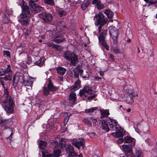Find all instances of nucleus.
<instances>
[{
  "mask_svg": "<svg viewBox=\"0 0 157 157\" xmlns=\"http://www.w3.org/2000/svg\"><path fill=\"white\" fill-rule=\"evenodd\" d=\"M35 79L33 78H30L28 80H24L23 84L26 88V90H31L32 88V84Z\"/></svg>",
  "mask_w": 157,
  "mask_h": 157,
  "instance_id": "nucleus-11",
  "label": "nucleus"
},
{
  "mask_svg": "<svg viewBox=\"0 0 157 157\" xmlns=\"http://www.w3.org/2000/svg\"><path fill=\"white\" fill-rule=\"evenodd\" d=\"M96 6L97 9L99 10L102 9L104 8V5L101 3V2Z\"/></svg>",
  "mask_w": 157,
  "mask_h": 157,
  "instance_id": "nucleus-40",
  "label": "nucleus"
},
{
  "mask_svg": "<svg viewBox=\"0 0 157 157\" xmlns=\"http://www.w3.org/2000/svg\"><path fill=\"white\" fill-rule=\"evenodd\" d=\"M48 46L54 48L55 47H57L56 45L55 44L53 43H48Z\"/></svg>",
  "mask_w": 157,
  "mask_h": 157,
  "instance_id": "nucleus-49",
  "label": "nucleus"
},
{
  "mask_svg": "<svg viewBox=\"0 0 157 157\" xmlns=\"http://www.w3.org/2000/svg\"><path fill=\"white\" fill-rule=\"evenodd\" d=\"M30 17L20 15L18 17V21L22 25L26 26L29 24Z\"/></svg>",
  "mask_w": 157,
  "mask_h": 157,
  "instance_id": "nucleus-7",
  "label": "nucleus"
},
{
  "mask_svg": "<svg viewBox=\"0 0 157 157\" xmlns=\"http://www.w3.org/2000/svg\"><path fill=\"white\" fill-rule=\"evenodd\" d=\"M124 141L125 143H131V146H133L135 145V140L128 136H127L124 137Z\"/></svg>",
  "mask_w": 157,
  "mask_h": 157,
  "instance_id": "nucleus-17",
  "label": "nucleus"
},
{
  "mask_svg": "<svg viewBox=\"0 0 157 157\" xmlns=\"http://www.w3.org/2000/svg\"><path fill=\"white\" fill-rule=\"evenodd\" d=\"M63 56L67 60L70 62L71 66H75L78 63L77 56L73 52H65L63 53Z\"/></svg>",
  "mask_w": 157,
  "mask_h": 157,
  "instance_id": "nucleus-2",
  "label": "nucleus"
},
{
  "mask_svg": "<svg viewBox=\"0 0 157 157\" xmlns=\"http://www.w3.org/2000/svg\"><path fill=\"white\" fill-rule=\"evenodd\" d=\"M101 125V127L104 131L106 132H108L109 131V129L108 127V124L104 120H102L100 121Z\"/></svg>",
  "mask_w": 157,
  "mask_h": 157,
  "instance_id": "nucleus-19",
  "label": "nucleus"
},
{
  "mask_svg": "<svg viewBox=\"0 0 157 157\" xmlns=\"http://www.w3.org/2000/svg\"><path fill=\"white\" fill-rule=\"evenodd\" d=\"M97 109V108L96 107H93L88 109L85 110V112L86 113L89 114H91L93 113L94 111L96 110Z\"/></svg>",
  "mask_w": 157,
  "mask_h": 157,
  "instance_id": "nucleus-28",
  "label": "nucleus"
},
{
  "mask_svg": "<svg viewBox=\"0 0 157 157\" xmlns=\"http://www.w3.org/2000/svg\"><path fill=\"white\" fill-rule=\"evenodd\" d=\"M18 77L15 75L13 77V85L15 87L18 82Z\"/></svg>",
  "mask_w": 157,
  "mask_h": 157,
  "instance_id": "nucleus-29",
  "label": "nucleus"
},
{
  "mask_svg": "<svg viewBox=\"0 0 157 157\" xmlns=\"http://www.w3.org/2000/svg\"><path fill=\"white\" fill-rule=\"evenodd\" d=\"M13 134L12 133H11V134H10V136H9L8 138H7V139H10V142H11V141H10V140H11V136Z\"/></svg>",
  "mask_w": 157,
  "mask_h": 157,
  "instance_id": "nucleus-64",
  "label": "nucleus"
},
{
  "mask_svg": "<svg viewBox=\"0 0 157 157\" xmlns=\"http://www.w3.org/2000/svg\"><path fill=\"white\" fill-rule=\"evenodd\" d=\"M101 2L100 0H93L92 2V3L96 6L97 5H98V4H99Z\"/></svg>",
  "mask_w": 157,
  "mask_h": 157,
  "instance_id": "nucleus-46",
  "label": "nucleus"
},
{
  "mask_svg": "<svg viewBox=\"0 0 157 157\" xmlns=\"http://www.w3.org/2000/svg\"><path fill=\"white\" fill-rule=\"evenodd\" d=\"M56 46L57 47H55L54 48L59 51H60L62 49L59 46L56 45Z\"/></svg>",
  "mask_w": 157,
  "mask_h": 157,
  "instance_id": "nucleus-60",
  "label": "nucleus"
},
{
  "mask_svg": "<svg viewBox=\"0 0 157 157\" xmlns=\"http://www.w3.org/2000/svg\"><path fill=\"white\" fill-rule=\"evenodd\" d=\"M108 57L113 61H114L115 59L114 56L111 54H109L108 55Z\"/></svg>",
  "mask_w": 157,
  "mask_h": 157,
  "instance_id": "nucleus-54",
  "label": "nucleus"
},
{
  "mask_svg": "<svg viewBox=\"0 0 157 157\" xmlns=\"http://www.w3.org/2000/svg\"><path fill=\"white\" fill-rule=\"evenodd\" d=\"M3 56L6 57H10V52L9 51H4L3 52Z\"/></svg>",
  "mask_w": 157,
  "mask_h": 157,
  "instance_id": "nucleus-42",
  "label": "nucleus"
},
{
  "mask_svg": "<svg viewBox=\"0 0 157 157\" xmlns=\"http://www.w3.org/2000/svg\"><path fill=\"white\" fill-rule=\"evenodd\" d=\"M74 75L75 77L77 79L76 80H79V73L81 76L84 78H87L89 76V75L87 72L83 73V70L79 67L78 66L74 68L73 69Z\"/></svg>",
  "mask_w": 157,
  "mask_h": 157,
  "instance_id": "nucleus-3",
  "label": "nucleus"
},
{
  "mask_svg": "<svg viewBox=\"0 0 157 157\" xmlns=\"http://www.w3.org/2000/svg\"><path fill=\"white\" fill-rule=\"evenodd\" d=\"M125 101L127 103L130 104L133 103L134 101L132 98L130 96H128L125 99Z\"/></svg>",
  "mask_w": 157,
  "mask_h": 157,
  "instance_id": "nucleus-31",
  "label": "nucleus"
},
{
  "mask_svg": "<svg viewBox=\"0 0 157 157\" xmlns=\"http://www.w3.org/2000/svg\"><path fill=\"white\" fill-rule=\"evenodd\" d=\"M107 15L108 18H110L112 17L113 15L112 12H109Z\"/></svg>",
  "mask_w": 157,
  "mask_h": 157,
  "instance_id": "nucleus-56",
  "label": "nucleus"
},
{
  "mask_svg": "<svg viewBox=\"0 0 157 157\" xmlns=\"http://www.w3.org/2000/svg\"><path fill=\"white\" fill-rule=\"evenodd\" d=\"M57 72L59 74L63 75L65 73L66 69L62 67H59L56 68Z\"/></svg>",
  "mask_w": 157,
  "mask_h": 157,
  "instance_id": "nucleus-22",
  "label": "nucleus"
},
{
  "mask_svg": "<svg viewBox=\"0 0 157 157\" xmlns=\"http://www.w3.org/2000/svg\"><path fill=\"white\" fill-rule=\"evenodd\" d=\"M100 25L98 27V31L99 33H100L101 32V30L102 28V27L103 25H102L101 24H100Z\"/></svg>",
  "mask_w": 157,
  "mask_h": 157,
  "instance_id": "nucleus-63",
  "label": "nucleus"
},
{
  "mask_svg": "<svg viewBox=\"0 0 157 157\" xmlns=\"http://www.w3.org/2000/svg\"><path fill=\"white\" fill-rule=\"evenodd\" d=\"M22 9V13L20 15L23 16H30V11L29 6L24 4L21 6Z\"/></svg>",
  "mask_w": 157,
  "mask_h": 157,
  "instance_id": "nucleus-15",
  "label": "nucleus"
},
{
  "mask_svg": "<svg viewBox=\"0 0 157 157\" xmlns=\"http://www.w3.org/2000/svg\"><path fill=\"white\" fill-rule=\"evenodd\" d=\"M64 40L65 38L62 36L60 32H58L55 33L53 39L54 42L59 43L63 41Z\"/></svg>",
  "mask_w": 157,
  "mask_h": 157,
  "instance_id": "nucleus-14",
  "label": "nucleus"
},
{
  "mask_svg": "<svg viewBox=\"0 0 157 157\" xmlns=\"http://www.w3.org/2000/svg\"><path fill=\"white\" fill-rule=\"evenodd\" d=\"M135 154L137 157H143V154L141 151L139 149L136 150Z\"/></svg>",
  "mask_w": 157,
  "mask_h": 157,
  "instance_id": "nucleus-33",
  "label": "nucleus"
},
{
  "mask_svg": "<svg viewBox=\"0 0 157 157\" xmlns=\"http://www.w3.org/2000/svg\"><path fill=\"white\" fill-rule=\"evenodd\" d=\"M5 69L6 70V73L10 74L12 72V71L10 68V66L9 65H7V67L6 69Z\"/></svg>",
  "mask_w": 157,
  "mask_h": 157,
  "instance_id": "nucleus-45",
  "label": "nucleus"
},
{
  "mask_svg": "<svg viewBox=\"0 0 157 157\" xmlns=\"http://www.w3.org/2000/svg\"><path fill=\"white\" fill-rule=\"evenodd\" d=\"M69 119V117H65L64 119V120L63 121V124L64 125H65L67 124V123L68 120Z\"/></svg>",
  "mask_w": 157,
  "mask_h": 157,
  "instance_id": "nucleus-53",
  "label": "nucleus"
},
{
  "mask_svg": "<svg viewBox=\"0 0 157 157\" xmlns=\"http://www.w3.org/2000/svg\"><path fill=\"white\" fill-rule=\"evenodd\" d=\"M102 114V117H107L109 114V110H108L106 109L103 112Z\"/></svg>",
  "mask_w": 157,
  "mask_h": 157,
  "instance_id": "nucleus-34",
  "label": "nucleus"
},
{
  "mask_svg": "<svg viewBox=\"0 0 157 157\" xmlns=\"http://www.w3.org/2000/svg\"><path fill=\"white\" fill-rule=\"evenodd\" d=\"M42 58H40L36 62V65L38 66L41 67L44 63V61H42Z\"/></svg>",
  "mask_w": 157,
  "mask_h": 157,
  "instance_id": "nucleus-37",
  "label": "nucleus"
},
{
  "mask_svg": "<svg viewBox=\"0 0 157 157\" xmlns=\"http://www.w3.org/2000/svg\"><path fill=\"white\" fill-rule=\"evenodd\" d=\"M39 147L41 149H44L46 146L47 143L44 141H39Z\"/></svg>",
  "mask_w": 157,
  "mask_h": 157,
  "instance_id": "nucleus-27",
  "label": "nucleus"
},
{
  "mask_svg": "<svg viewBox=\"0 0 157 157\" xmlns=\"http://www.w3.org/2000/svg\"><path fill=\"white\" fill-rule=\"evenodd\" d=\"M57 13L60 17L65 16L67 14V13L63 10H60L57 11Z\"/></svg>",
  "mask_w": 157,
  "mask_h": 157,
  "instance_id": "nucleus-36",
  "label": "nucleus"
},
{
  "mask_svg": "<svg viewBox=\"0 0 157 157\" xmlns=\"http://www.w3.org/2000/svg\"><path fill=\"white\" fill-rule=\"evenodd\" d=\"M45 3L51 6H54L55 2L54 0H44Z\"/></svg>",
  "mask_w": 157,
  "mask_h": 157,
  "instance_id": "nucleus-32",
  "label": "nucleus"
},
{
  "mask_svg": "<svg viewBox=\"0 0 157 157\" xmlns=\"http://www.w3.org/2000/svg\"><path fill=\"white\" fill-rule=\"evenodd\" d=\"M44 157H55L54 156V155L52 154H48L46 155H43Z\"/></svg>",
  "mask_w": 157,
  "mask_h": 157,
  "instance_id": "nucleus-55",
  "label": "nucleus"
},
{
  "mask_svg": "<svg viewBox=\"0 0 157 157\" xmlns=\"http://www.w3.org/2000/svg\"><path fill=\"white\" fill-rule=\"evenodd\" d=\"M66 140L63 138H61L59 141V146L61 148L65 146Z\"/></svg>",
  "mask_w": 157,
  "mask_h": 157,
  "instance_id": "nucleus-30",
  "label": "nucleus"
},
{
  "mask_svg": "<svg viewBox=\"0 0 157 157\" xmlns=\"http://www.w3.org/2000/svg\"><path fill=\"white\" fill-rule=\"evenodd\" d=\"M39 16L40 18L42 19L43 21L46 23L50 21L52 18V16L51 14L45 12H43L39 14Z\"/></svg>",
  "mask_w": 157,
  "mask_h": 157,
  "instance_id": "nucleus-9",
  "label": "nucleus"
},
{
  "mask_svg": "<svg viewBox=\"0 0 157 157\" xmlns=\"http://www.w3.org/2000/svg\"><path fill=\"white\" fill-rule=\"evenodd\" d=\"M90 4V0L84 1L81 5V8L83 10H85L89 6Z\"/></svg>",
  "mask_w": 157,
  "mask_h": 157,
  "instance_id": "nucleus-20",
  "label": "nucleus"
},
{
  "mask_svg": "<svg viewBox=\"0 0 157 157\" xmlns=\"http://www.w3.org/2000/svg\"><path fill=\"white\" fill-rule=\"evenodd\" d=\"M9 75H6L4 78V79L5 81L10 80L11 79V76L10 74H9Z\"/></svg>",
  "mask_w": 157,
  "mask_h": 157,
  "instance_id": "nucleus-43",
  "label": "nucleus"
},
{
  "mask_svg": "<svg viewBox=\"0 0 157 157\" xmlns=\"http://www.w3.org/2000/svg\"><path fill=\"white\" fill-rule=\"evenodd\" d=\"M30 7V10L33 13H38L42 11L44 8L42 6H39L35 3H30L29 4Z\"/></svg>",
  "mask_w": 157,
  "mask_h": 157,
  "instance_id": "nucleus-8",
  "label": "nucleus"
},
{
  "mask_svg": "<svg viewBox=\"0 0 157 157\" xmlns=\"http://www.w3.org/2000/svg\"><path fill=\"white\" fill-rule=\"evenodd\" d=\"M122 149L123 151L129 157H132V149L128 145H123L122 146Z\"/></svg>",
  "mask_w": 157,
  "mask_h": 157,
  "instance_id": "nucleus-12",
  "label": "nucleus"
},
{
  "mask_svg": "<svg viewBox=\"0 0 157 157\" xmlns=\"http://www.w3.org/2000/svg\"><path fill=\"white\" fill-rule=\"evenodd\" d=\"M124 140L122 139H120L119 140L117 141V142L119 144H121L123 142Z\"/></svg>",
  "mask_w": 157,
  "mask_h": 157,
  "instance_id": "nucleus-61",
  "label": "nucleus"
},
{
  "mask_svg": "<svg viewBox=\"0 0 157 157\" xmlns=\"http://www.w3.org/2000/svg\"><path fill=\"white\" fill-rule=\"evenodd\" d=\"M50 146L52 148L54 149L58 146V143L57 141L54 140H51L49 141Z\"/></svg>",
  "mask_w": 157,
  "mask_h": 157,
  "instance_id": "nucleus-23",
  "label": "nucleus"
},
{
  "mask_svg": "<svg viewBox=\"0 0 157 157\" xmlns=\"http://www.w3.org/2000/svg\"><path fill=\"white\" fill-rule=\"evenodd\" d=\"M112 50L113 51V52L114 53L116 54H117L118 53H120V49H119L117 48H112Z\"/></svg>",
  "mask_w": 157,
  "mask_h": 157,
  "instance_id": "nucleus-38",
  "label": "nucleus"
},
{
  "mask_svg": "<svg viewBox=\"0 0 157 157\" xmlns=\"http://www.w3.org/2000/svg\"><path fill=\"white\" fill-rule=\"evenodd\" d=\"M2 105L4 109L8 113H13L14 111V104L12 99L9 96L7 89H4V93L2 97Z\"/></svg>",
  "mask_w": 157,
  "mask_h": 157,
  "instance_id": "nucleus-1",
  "label": "nucleus"
},
{
  "mask_svg": "<svg viewBox=\"0 0 157 157\" xmlns=\"http://www.w3.org/2000/svg\"><path fill=\"white\" fill-rule=\"evenodd\" d=\"M71 142L73 145L78 149H80L81 146L82 148L84 147L85 146V141L83 138L78 139H72L71 140Z\"/></svg>",
  "mask_w": 157,
  "mask_h": 157,
  "instance_id": "nucleus-6",
  "label": "nucleus"
},
{
  "mask_svg": "<svg viewBox=\"0 0 157 157\" xmlns=\"http://www.w3.org/2000/svg\"><path fill=\"white\" fill-rule=\"evenodd\" d=\"M31 59L29 57H28L26 61V63L28 64H30L31 63Z\"/></svg>",
  "mask_w": 157,
  "mask_h": 157,
  "instance_id": "nucleus-59",
  "label": "nucleus"
},
{
  "mask_svg": "<svg viewBox=\"0 0 157 157\" xmlns=\"http://www.w3.org/2000/svg\"><path fill=\"white\" fill-rule=\"evenodd\" d=\"M107 34V30H104L102 31L101 33L98 37L99 40L101 44L107 50H109V47L105 40V36Z\"/></svg>",
  "mask_w": 157,
  "mask_h": 157,
  "instance_id": "nucleus-5",
  "label": "nucleus"
},
{
  "mask_svg": "<svg viewBox=\"0 0 157 157\" xmlns=\"http://www.w3.org/2000/svg\"><path fill=\"white\" fill-rule=\"evenodd\" d=\"M80 95V96H82V95H85L86 92L84 90V88L82 90H80L79 92Z\"/></svg>",
  "mask_w": 157,
  "mask_h": 157,
  "instance_id": "nucleus-50",
  "label": "nucleus"
},
{
  "mask_svg": "<svg viewBox=\"0 0 157 157\" xmlns=\"http://www.w3.org/2000/svg\"><path fill=\"white\" fill-rule=\"evenodd\" d=\"M89 135L90 138H93L96 135L95 133L94 132H92L91 133H89Z\"/></svg>",
  "mask_w": 157,
  "mask_h": 157,
  "instance_id": "nucleus-57",
  "label": "nucleus"
},
{
  "mask_svg": "<svg viewBox=\"0 0 157 157\" xmlns=\"http://www.w3.org/2000/svg\"><path fill=\"white\" fill-rule=\"evenodd\" d=\"M94 19V20L96 19L95 22V24L96 26H98L100 24L104 25L106 24L108 20L106 18L104 17L103 14L101 13L95 15Z\"/></svg>",
  "mask_w": 157,
  "mask_h": 157,
  "instance_id": "nucleus-4",
  "label": "nucleus"
},
{
  "mask_svg": "<svg viewBox=\"0 0 157 157\" xmlns=\"http://www.w3.org/2000/svg\"><path fill=\"white\" fill-rule=\"evenodd\" d=\"M109 30L110 34L115 43L117 40L118 31L115 28L113 27L110 28Z\"/></svg>",
  "mask_w": 157,
  "mask_h": 157,
  "instance_id": "nucleus-13",
  "label": "nucleus"
},
{
  "mask_svg": "<svg viewBox=\"0 0 157 157\" xmlns=\"http://www.w3.org/2000/svg\"><path fill=\"white\" fill-rule=\"evenodd\" d=\"M76 95L75 93L71 92L70 94L69 100L73 104L76 101Z\"/></svg>",
  "mask_w": 157,
  "mask_h": 157,
  "instance_id": "nucleus-21",
  "label": "nucleus"
},
{
  "mask_svg": "<svg viewBox=\"0 0 157 157\" xmlns=\"http://www.w3.org/2000/svg\"><path fill=\"white\" fill-rule=\"evenodd\" d=\"M125 133V131L124 130L121 128L118 129L116 132L112 133V134L114 137H122Z\"/></svg>",
  "mask_w": 157,
  "mask_h": 157,
  "instance_id": "nucleus-16",
  "label": "nucleus"
},
{
  "mask_svg": "<svg viewBox=\"0 0 157 157\" xmlns=\"http://www.w3.org/2000/svg\"><path fill=\"white\" fill-rule=\"evenodd\" d=\"M47 87L50 91H53L56 90V89L54 87L53 83L50 80H49Z\"/></svg>",
  "mask_w": 157,
  "mask_h": 157,
  "instance_id": "nucleus-25",
  "label": "nucleus"
},
{
  "mask_svg": "<svg viewBox=\"0 0 157 157\" xmlns=\"http://www.w3.org/2000/svg\"><path fill=\"white\" fill-rule=\"evenodd\" d=\"M30 32L31 31L30 30H27L26 32L24 33V34L26 37H27L28 36Z\"/></svg>",
  "mask_w": 157,
  "mask_h": 157,
  "instance_id": "nucleus-51",
  "label": "nucleus"
},
{
  "mask_svg": "<svg viewBox=\"0 0 157 157\" xmlns=\"http://www.w3.org/2000/svg\"><path fill=\"white\" fill-rule=\"evenodd\" d=\"M90 119L93 122V124H96V123L97 121V120L96 119L94 118L93 117H91Z\"/></svg>",
  "mask_w": 157,
  "mask_h": 157,
  "instance_id": "nucleus-58",
  "label": "nucleus"
},
{
  "mask_svg": "<svg viewBox=\"0 0 157 157\" xmlns=\"http://www.w3.org/2000/svg\"><path fill=\"white\" fill-rule=\"evenodd\" d=\"M80 84L78 82H75L74 85L71 86V89L73 91H75L80 88Z\"/></svg>",
  "mask_w": 157,
  "mask_h": 157,
  "instance_id": "nucleus-24",
  "label": "nucleus"
},
{
  "mask_svg": "<svg viewBox=\"0 0 157 157\" xmlns=\"http://www.w3.org/2000/svg\"><path fill=\"white\" fill-rule=\"evenodd\" d=\"M8 122L7 121L4 120L2 122V123H1L2 125V128H3L4 129H6V127L8 124Z\"/></svg>",
  "mask_w": 157,
  "mask_h": 157,
  "instance_id": "nucleus-41",
  "label": "nucleus"
},
{
  "mask_svg": "<svg viewBox=\"0 0 157 157\" xmlns=\"http://www.w3.org/2000/svg\"><path fill=\"white\" fill-rule=\"evenodd\" d=\"M6 73V70L4 69H0V76L3 75Z\"/></svg>",
  "mask_w": 157,
  "mask_h": 157,
  "instance_id": "nucleus-47",
  "label": "nucleus"
},
{
  "mask_svg": "<svg viewBox=\"0 0 157 157\" xmlns=\"http://www.w3.org/2000/svg\"><path fill=\"white\" fill-rule=\"evenodd\" d=\"M83 121L86 124L90 125V126L92 125L91 122L87 118H84L83 120Z\"/></svg>",
  "mask_w": 157,
  "mask_h": 157,
  "instance_id": "nucleus-44",
  "label": "nucleus"
},
{
  "mask_svg": "<svg viewBox=\"0 0 157 157\" xmlns=\"http://www.w3.org/2000/svg\"><path fill=\"white\" fill-rule=\"evenodd\" d=\"M94 95H92L91 96H90L88 97L87 99L88 100H90L93 99V98H94L96 96H97V94H93Z\"/></svg>",
  "mask_w": 157,
  "mask_h": 157,
  "instance_id": "nucleus-48",
  "label": "nucleus"
},
{
  "mask_svg": "<svg viewBox=\"0 0 157 157\" xmlns=\"http://www.w3.org/2000/svg\"><path fill=\"white\" fill-rule=\"evenodd\" d=\"M109 125L113 130L116 131L117 130V122L114 120H111L110 121L108 122Z\"/></svg>",
  "mask_w": 157,
  "mask_h": 157,
  "instance_id": "nucleus-18",
  "label": "nucleus"
},
{
  "mask_svg": "<svg viewBox=\"0 0 157 157\" xmlns=\"http://www.w3.org/2000/svg\"><path fill=\"white\" fill-rule=\"evenodd\" d=\"M66 151L68 155L71 156H75L76 153L74 150V148L70 144H67L66 145Z\"/></svg>",
  "mask_w": 157,
  "mask_h": 157,
  "instance_id": "nucleus-10",
  "label": "nucleus"
},
{
  "mask_svg": "<svg viewBox=\"0 0 157 157\" xmlns=\"http://www.w3.org/2000/svg\"><path fill=\"white\" fill-rule=\"evenodd\" d=\"M60 151L59 150L56 149L53 151L54 156L55 157H59L60 154Z\"/></svg>",
  "mask_w": 157,
  "mask_h": 157,
  "instance_id": "nucleus-35",
  "label": "nucleus"
},
{
  "mask_svg": "<svg viewBox=\"0 0 157 157\" xmlns=\"http://www.w3.org/2000/svg\"><path fill=\"white\" fill-rule=\"evenodd\" d=\"M73 157H83L82 155V153L80 154L79 155H76L75 156H72Z\"/></svg>",
  "mask_w": 157,
  "mask_h": 157,
  "instance_id": "nucleus-62",
  "label": "nucleus"
},
{
  "mask_svg": "<svg viewBox=\"0 0 157 157\" xmlns=\"http://www.w3.org/2000/svg\"><path fill=\"white\" fill-rule=\"evenodd\" d=\"M49 89L48 87H45L44 89V95H48L49 93Z\"/></svg>",
  "mask_w": 157,
  "mask_h": 157,
  "instance_id": "nucleus-39",
  "label": "nucleus"
},
{
  "mask_svg": "<svg viewBox=\"0 0 157 157\" xmlns=\"http://www.w3.org/2000/svg\"><path fill=\"white\" fill-rule=\"evenodd\" d=\"M82 2V1L81 0H78L77 2H73L72 3V4L74 6H75L76 4H80Z\"/></svg>",
  "mask_w": 157,
  "mask_h": 157,
  "instance_id": "nucleus-52",
  "label": "nucleus"
},
{
  "mask_svg": "<svg viewBox=\"0 0 157 157\" xmlns=\"http://www.w3.org/2000/svg\"><path fill=\"white\" fill-rule=\"evenodd\" d=\"M84 90L86 93L92 95L94 94V91L91 90L90 87L86 86L84 87Z\"/></svg>",
  "mask_w": 157,
  "mask_h": 157,
  "instance_id": "nucleus-26",
  "label": "nucleus"
}]
</instances>
